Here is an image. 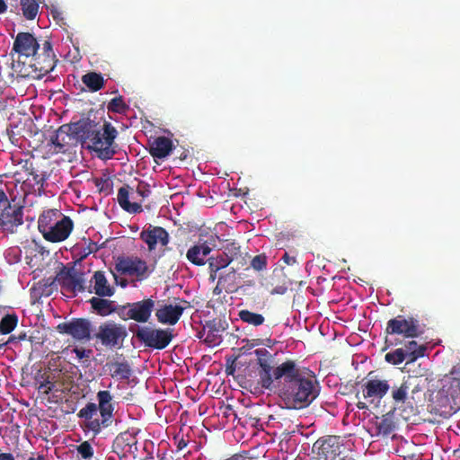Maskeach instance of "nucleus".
<instances>
[{
	"mask_svg": "<svg viewBox=\"0 0 460 460\" xmlns=\"http://www.w3.org/2000/svg\"><path fill=\"white\" fill-rule=\"evenodd\" d=\"M279 396L288 409H303L319 395L320 386L314 376H306L297 365L288 360L274 368Z\"/></svg>",
	"mask_w": 460,
	"mask_h": 460,
	"instance_id": "f257e3e1",
	"label": "nucleus"
},
{
	"mask_svg": "<svg viewBox=\"0 0 460 460\" xmlns=\"http://www.w3.org/2000/svg\"><path fill=\"white\" fill-rule=\"evenodd\" d=\"M96 399L98 403L88 402L78 412V416L85 420V427L94 436H97L103 429L111 425L115 409L112 402L113 396L110 391H99L96 394Z\"/></svg>",
	"mask_w": 460,
	"mask_h": 460,
	"instance_id": "f03ea898",
	"label": "nucleus"
},
{
	"mask_svg": "<svg viewBox=\"0 0 460 460\" xmlns=\"http://www.w3.org/2000/svg\"><path fill=\"white\" fill-rule=\"evenodd\" d=\"M38 227L43 237L49 242L65 241L71 234L74 224L58 209L45 211L39 218Z\"/></svg>",
	"mask_w": 460,
	"mask_h": 460,
	"instance_id": "7ed1b4c3",
	"label": "nucleus"
},
{
	"mask_svg": "<svg viewBox=\"0 0 460 460\" xmlns=\"http://www.w3.org/2000/svg\"><path fill=\"white\" fill-rule=\"evenodd\" d=\"M117 136V129L111 123L105 122L102 130L94 128L93 136L86 143V147L102 160L111 159L117 153V146L114 144Z\"/></svg>",
	"mask_w": 460,
	"mask_h": 460,
	"instance_id": "20e7f679",
	"label": "nucleus"
},
{
	"mask_svg": "<svg viewBox=\"0 0 460 460\" xmlns=\"http://www.w3.org/2000/svg\"><path fill=\"white\" fill-rule=\"evenodd\" d=\"M155 303L151 298L128 303L118 307V315L122 320H134L137 323H147L155 309Z\"/></svg>",
	"mask_w": 460,
	"mask_h": 460,
	"instance_id": "39448f33",
	"label": "nucleus"
},
{
	"mask_svg": "<svg viewBox=\"0 0 460 460\" xmlns=\"http://www.w3.org/2000/svg\"><path fill=\"white\" fill-rule=\"evenodd\" d=\"M136 336L146 347L163 349L170 344L173 334L171 329H154L148 326H138Z\"/></svg>",
	"mask_w": 460,
	"mask_h": 460,
	"instance_id": "423d86ee",
	"label": "nucleus"
},
{
	"mask_svg": "<svg viewBox=\"0 0 460 460\" xmlns=\"http://www.w3.org/2000/svg\"><path fill=\"white\" fill-rule=\"evenodd\" d=\"M115 269L122 275L135 278L142 281L151 273L146 262L137 256H126L118 258Z\"/></svg>",
	"mask_w": 460,
	"mask_h": 460,
	"instance_id": "0eeeda50",
	"label": "nucleus"
},
{
	"mask_svg": "<svg viewBox=\"0 0 460 460\" xmlns=\"http://www.w3.org/2000/svg\"><path fill=\"white\" fill-rule=\"evenodd\" d=\"M416 378L414 376H404L401 383L391 385V396L394 403V411L403 412L413 411V405L409 396V391Z\"/></svg>",
	"mask_w": 460,
	"mask_h": 460,
	"instance_id": "6e6552de",
	"label": "nucleus"
},
{
	"mask_svg": "<svg viewBox=\"0 0 460 460\" xmlns=\"http://www.w3.org/2000/svg\"><path fill=\"white\" fill-rule=\"evenodd\" d=\"M127 334V329L124 325L108 321L99 326L95 337L103 346L116 347L123 341Z\"/></svg>",
	"mask_w": 460,
	"mask_h": 460,
	"instance_id": "1a4fd4ad",
	"label": "nucleus"
},
{
	"mask_svg": "<svg viewBox=\"0 0 460 460\" xmlns=\"http://www.w3.org/2000/svg\"><path fill=\"white\" fill-rule=\"evenodd\" d=\"M386 332L402 335L405 338H414L420 334L421 331L417 320L399 315L388 321Z\"/></svg>",
	"mask_w": 460,
	"mask_h": 460,
	"instance_id": "9d476101",
	"label": "nucleus"
},
{
	"mask_svg": "<svg viewBox=\"0 0 460 460\" xmlns=\"http://www.w3.org/2000/svg\"><path fill=\"white\" fill-rule=\"evenodd\" d=\"M59 332L70 335L76 341H89L91 339L92 323L85 318H75L69 322L58 325Z\"/></svg>",
	"mask_w": 460,
	"mask_h": 460,
	"instance_id": "9b49d317",
	"label": "nucleus"
},
{
	"mask_svg": "<svg viewBox=\"0 0 460 460\" xmlns=\"http://www.w3.org/2000/svg\"><path fill=\"white\" fill-rule=\"evenodd\" d=\"M64 129L68 131V135L73 140L86 145L90 137L93 136L96 125L90 119H80L70 124H64Z\"/></svg>",
	"mask_w": 460,
	"mask_h": 460,
	"instance_id": "f8f14e48",
	"label": "nucleus"
},
{
	"mask_svg": "<svg viewBox=\"0 0 460 460\" xmlns=\"http://www.w3.org/2000/svg\"><path fill=\"white\" fill-rule=\"evenodd\" d=\"M140 238L147 245L149 252L155 250L158 245L165 246L169 243V234L160 226H149L141 232Z\"/></svg>",
	"mask_w": 460,
	"mask_h": 460,
	"instance_id": "ddd939ff",
	"label": "nucleus"
},
{
	"mask_svg": "<svg viewBox=\"0 0 460 460\" xmlns=\"http://www.w3.org/2000/svg\"><path fill=\"white\" fill-rule=\"evenodd\" d=\"M40 45L34 36L29 32H19L14 40L13 51L26 58L33 57Z\"/></svg>",
	"mask_w": 460,
	"mask_h": 460,
	"instance_id": "4468645a",
	"label": "nucleus"
},
{
	"mask_svg": "<svg viewBox=\"0 0 460 460\" xmlns=\"http://www.w3.org/2000/svg\"><path fill=\"white\" fill-rule=\"evenodd\" d=\"M58 281L62 292L67 296H74L84 289L83 278L70 271L59 274Z\"/></svg>",
	"mask_w": 460,
	"mask_h": 460,
	"instance_id": "2eb2a0df",
	"label": "nucleus"
},
{
	"mask_svg": "<svg viewBox=\"0 0 460 460\" xmlns=\"http://www.w3.org/2000/svg\"><path fill=\"white\" fill-rule=\"evenodd\" d=\"M211 245V242L199 240L189 248L186 258L196 266H203L208 261V256L212 251Z\"/></svg>",
	"mask_w": 460,
	"mask_h": 460,
	"instance_id": "dca6fc26",
	"label": "nucleus"
},
{
	"mask_svg": "<svg viewBox=\"0 0 460 460\" xmlns=\"http://www.w3.org/2000/svg\"><path fill=\"white\" fill-rule=\"evenodd\" d=\"M391 388V384L387 380L382 379H369L363 385L364 398H371L381 400L388 393Z\"/></svg>",
	"mask_w": 460,
	"mask_h": 460,
	"instance_id": "f3484780",
	"label": "nucleus"
},
{
	"mask_svg": "<svg viewBox=\"0 0 460 460\" xmlns=\"http://www.w3.org/2000/svg\"><path fill=\"white\" fill-rule=\"evenodd\" d=\"M395 429V423L392 413H386L382 417H375L369 427L372 437L387 436Z\"/></svg>",
	"mask_w": 460,
	"mask_h": 460,
	"instance_id": "a211bd4d",
	"label": "nucleus"
},
{
	"mask_svg": "<svg viewBox=\"0 0 460 460\" xmlns=\"http://www.w3.org/2000/svg\"><path fill=\"white\" fill-rule=\"evenodd\" d=\"M184 312V307L180 305H165L157 309L155 315L159 323L174 325Z\"/></svg>",
	"mask_w": 460,
	"mask_h": 460,
	"instance_id": "6ab92c4d",
	"label": "nucleus"
},
{
	"mask_svg": "<svg viewBox=\"0 0 460 460\" xmlns=\"http://www.w3.org/2000/svg\"><path fill=\"white\" fill-rule=\"evenodd\" d=\"M91 292L101 297H111L114 295V288L111 287L102 271H95L91 279Z\"/></svg>",
	"mask_w": 460,
	"mask_h": 460,
	"instance_id": "aec40b11",
	"label": "nucleus"
},
{
	"mask_svg": "<svg viewBox=\"0 0 460 460\" xmlns=\"http://www.w3.org/2000/svg\"><path fill=\"white\" fill-rule=\"evenodd\" d=\"M173 145L170 138L159 137L154 140L150 147V153L155 159H164L172 151Z\"/></svg>",
	"mask_w": 460,
	"mask_h": 460,
	"instance_id": "412c9836",
	"label": "nucleus"
},
{
	"mask_svg": "<svg viewBox=\"0 0 460 460\" xmlns=\"http://www.w3.org/2000/svg\"><path fill=\"white\" fill-rule=\"evenodd\" d=\"M93 310L101 316H108L114 312L118 313L115 302L101 296H93L89 300Z\"/></svg>",
	"mask_w": 460,
	"mask_h": 460,
	"instance_id": "4be33fe9",
	"label": "nucleus"
},
{
	"mask_svg": "<svg viewBox=\"0 0 460 460\" xmlns=\"http://www.w3.org/2000/svg\"><path fill=\"white\" fill-rule=\"evenodd\" d=\"M70 140L73 139L70 135H68V131L64 129L63 125L60 126L50 139L51 144L54 146V152L65 153L67 146L70 145Z\"/></svg>",
	"mask_w": 460,
	"mask_h": 460,
	"instance_id": "5701e85b",
	"label": "nucleus"
},
{
	"mask_svg": "<svg viewBox=\"0 0 460 460\" xmlns=\"http://www.w3.org/2000/svg\"><path fill=\"white\" fill-rule=\"evenodd\" d=\"M118 202L119 206L126 211L129 213H138L142 210V207L139 203L134 201H129V191L128 187L124 186L119 189L118 196H117Z\"/></svg>",
	"mask_w": 460,
	"mask_h": 460,
	"instance_id": "b1692460",
	"label": "nucleus"
},
{
	"mask_svg": "<svg viewBox=\"0 0 460 460\" xmlns=\"http://www.w3.org/2000/svg\"><path fill=\"white\" fill-rule=\"evenodd\" d=\"M402 349L407 358L406 365L414 362L419 358L424 357L426 351V346L419 344L415 341L407 342Z\"/></svg>",
	"mask_w": 460,
	"mask_h": 460,
	"instance_id": "393cba45",
	"label": "nucleus"
},
{
	"mask_svg": "<svg viewBox=\"0 0 460 460\" xmlns=\"http://www.w3.org/2000/svg\"><path fill=\"white\" fill-rule=\"evenodd\" d=\"M111 376L119 380H127L132 375L130 365L123 361H116L110 365Z\"/></svg>",
	"mask_w": 460,
	"mask_h": 460,
	"instance_id": "a878e982",
	"label": "nucleus"
},
{
	"mask_svg": "<svg viewBox=\"0 0 460 460\" xmlns=\"http://www.w3.org/2000/svg\"><path fill=\"white\" fill-rule=\"evenodd\" d=\"M238 316L242 322L255 327L262 325L265 322L262 314L246 309L240 310Z\"/></svg>",
	"mask_w": 460,
	"mask_h": 460,
	"instance_id": "bb28decb",
	"label": "nucleus"
},
{
	"mask_svg": "<svg viewBox=\"0 0 460 460\" xmlns=\"http://www.w3.org/2000/svg\"><path fill=\"white\" fill-rule=\"evenodd\" d=\"M204 332L206 334L205 341L211 347L219 345L222 341V336L220 330L215 327L214 323H207L204 326Z\"/></svg>",
	"mask_w": 460,
	"mask_h": 460,
	"instance_id": "cd10ccee",
	"label": "nucleus"
},
{
	"mask_svg": "<svg viewBox=\"0 0 460 460\" xmlns=\"http://www.w3.org/2000/svg\"><path fill=\"white\" fill-rule=\"evenodd\" d=\"M82 81L92 92L99 91L103 86V78L94 72L84 75Z\"/></svg>",
	"mask_w": 460,
	"mask_h": 460,
	"instance_id": "c85d7f7f",
	"label": "nucleus"
},
{
	"mask_svg": "<svg viewBox=\"0 0 460 460\" xmlns=\"http://www.w3.org/2000/svg\"><path fill=\"white\" fill-rule=\"evenodd\" d=\"M274 369L272 367L259 370V383L261 387L271 391L274 386Z\"/></svg>",
	"mask_w": 460,
	"mask_h": 460,
	"instance_id": "c756f323",
	"label": "nucleus"
},
{
	"mask_svg": "<svg viewBox=\"0 0 460 460\" xmlns=\"http://www.w3.org/2000/svg\"><path fill=\"white\" fill-rule=\"evenodd\" d=\"M231 261V255H226L224 253L216 257L208 258L209 269L215 273H217L221 269L227 267Z\"/></svg>",
	"mask_w": 460,
	"mask_h": 460,
	"instance_id": "7c9ffc66",
	"label": "nucleus"
},
{
	"mask_svg": "<svg viewBox=\"0 0 460 460\" xmlns=\"http://www.w3.org/2000/svg\"><path fill=\"white\" fill-rule=\"evenodd\" d=\"M18 323V316L15 314H7L0 321V333L12 332Z\"/></svg>",
	"mask_w": 460,
	"mask_h": 460,
	"instance_id": "2f4dec72",
	"label": "nucleus"
},
{
	"mask_svg": "<svg viewBox=\"0 0 460 460\" xmlns=\"http://www.w3.org/2000/svg\"><path fill=\"white\" fill-rule=\"evenodd\" d=\"M23 15L28 20H32L36 17L39 12V4L36 0H20Z\"/></svg>",
	"mask_w": 460,
	"mask_h": 460,
	"instance_id": "473e14b6",
	"label": "nucleus"
},
{
	"mask_svg": "<svg viewBox=\"0 0 460 460\" xmlns=\"http://www.w3.org/2000/svg\"><path fill=\"white\" fill-rule=\"evenodd\" d=\"M385 358L386 362L393 364V365L401 364L404 360L407 361V358H406L402 348L396 349L393 351L386 353L385 356Z\"/></svg>",
	"mask_w": 460,
	"mask_h": 460,
	"instance_id": "72a5a7b5",
	"label": "nucleus"
},
{
	"mask_svg": "<svg viewBox=\"0 0 460 460\" xmlns=\"http://www.w3.org/2000/svg\"><path fill=\"white\" fill-rule=\"evenodd\" d=\"M254 354L257 357L258 365L260 366V369L271 367L270 363V358L271 356L268 349H266L264 348L257 349L254 350Z\"/></svg>",
	"mask_w": 460,
	"mask_h": 460,
	"instance_id": "f704fd0d",
	"label": "nucleus"
},
{
	"mask_svg": "<svg viewBox=\"0 0 460 460\" xmlns=\"http://www.w3.org/2000/svg\"><path fill=\"white\" fill-rule=\"evenodd\" d=\"M151 194V189L149 184L139 181L137 184L136 190L131 193V198L133 199H137V197H140L142 199L147 198Z\"/></svg>",
	"mask_w": 460,
	"mask_h": 460,
	"instance_id": "c9c22d12",
	"label": "nucleus"
},
{
	"mask_svg": "<svg viewBox=\"0 0 460 460\" xmlns=\"http://www.w3.org/2000/svg\"><path fill=\"white\" fill-rule=\"evenodd\" d=\"M128 106L121 96L113 98L108 104V110L112 112H124Z\"/></svg>",
	"mask_w": 460,
	"mask_h": 460,
	"instance_id": "e433bc0d",
	"label": "nucleus"
},
{
	"mask_svg": "<svg viewBox=\"0 0 460 460\" xmlns=\"http://www.w3.org/2000/svg\"><path fill=\"white\" fill-rule=\"evenodd\" d=\"M76 451L84 459H91L94 454L93 447L88 441H84L78 445Z\"/></svg>",
	"mask_w": 460,
	"mask_h": 460,
	"instance_id": "4c0bfd02",
	"label": "nucleus"
},
{
	"mask_svg": "<svg viewBox=\"0 0 460 460\" xmlns=\"http://www.w3.org/2000/svg\"><path fill=\"white\" fill-rule=\"evenodd\" d=\"M9 208H12L10 204L0 212V228L3 230H10V220L13 214L9 213Z\"/></svg>",
	"mask_w": 460,
	"mask_h": 460,
	"instance_id": "58836bf2",
	"label": "nucleus"
},
{
	"mask_svg": "<svg viewBox=\"0 0 460 460\" xmlns=\"http://www.w3.org/2000/svg\"><path fill=\"white\" fill-rule=\"evenodd\" d=\"M9 213L13 214V216L11 217V222H10V230L13 227V226H21L23 221H22V212L20 208H9Z\"/></svg>",
	"mask_w": 460,
	"mask_h": 460,
	"instance_id": "ea45409f",
	"label": "nucleus"
},
{
	"mask_svg": "<svg viewBox=\"0 0 460 460\" xmlns=\"http://www.w3.org/2000/svg\"><path fill=\"white\" fill-rule=\"evenodd\" d=\"M267 256L265 254H259L252 258L251 267L255 270H262L267 267Z\"/></svg>",
	"mask_w": 460,
	"mask_h": 460,
	"instance_id": "a19ab883",
	"label": "nucleus"
},
{
	"mask_svg": "<svg viewBox=\"0 0 460 460\" xmlns=\"http://www.w3.org/2000/svg\"><path fill=\"white\" fill-rule=\"evenodd\" d=\"M41 377L43 380L40 383L38 390L45 394H49L54 390L55 384L49 380V376L46 378L44 376Z\"/></svg>",
	"mask_w": 460,
	"mask_h": 460,
	"instance_id": "79ce46f5",
	"label": "nucleus"
},
{
	"mask_svg": "<svg viewBox=\"0 0 460 460\" xmlns=\"http://www.w3.org/2000/svg\"><path fill=\"white\" fill-rule=\"evenodd\" d=\"M239 247L234 243L226 244L223 252V253L226 255H231V261H233L234 257L239 254Z\"/></svg>",
	"mask_w": 460,
	"mask_h": 460,
	"instance_id": "37998d69",
	"label": "nucleus"
},
{
	"mask_svg": "<svg viewBox=\"0 0 460 460\" xmlns=\"http://www.w3.org/2000/svg\"><path fill=\"white\" fill-rule=\"evenodd\" d=\"M49 13L57 22H59L63 20L62 12L56 5H51L49 7Z\"/></svg>",
	"mask_w": 460,
	"mask_h": 460,
	"instance_id": "c03bdc74",
	"label": "nucleus"
},
{
	"mask_svg": "<svg viewBox=\"0 0 460 460\" xmlns=\"http://www.w3.org/2000/svg\"><path fill=\"white\" fill-rule=\"evenodd\" d=\"M73 353L75 354V356L78 359H83L84 358H89L92 353V350L83 349V348H75L73 349Z\"/></svg>",
	"mask_w": 460,
	"mask_h": 460,
	"instance_id": "a18cd8bd",
	"label": "nucleus"
},
{
	"mask_svg": "<svg viewBox=\"0 0 460 460\" xmlns=\"http://www.w3.org/2000/svg\"><path fill=\"white\" fill-rule=\"evenodd\" d=\"M235 278V271L234 270H232L228 274H226V276H222L220 275L218 277V282L217 284L218 285H225V283L227 281V279L233 281Z\"/></svg>",
	"mask_w": 460,
	"mask_h": 460,
	"instance_id": "49530a36",
	"label": "nucleus"
},
{
	"mask_svg": "<svg viewBox=\"0 0 460 460\" xmlns=\"http://www.w3.org/2000/svg\"><path fill=\"white\" fill-rule=\"evenodd\" d=\"M9 205V200L5 193L0 190V212Z\"/></svg>",
	"mask_w": 460,
	"mask_h": 460,
	"instance_id": "de8ad7c7",
	"label": "nucleus"
},
{
	"mask_svg": "<svg viewBox=\"0 0 460 460\" xmlns=\"http://www.w3.org/2000/svg\"><path fill=\"white\" fill-rule=\"evenodd\" d=\"M281 260L287 264V265H294L296 262V259L295 256H290L288 252H285L282 256Z\"/></svg>",
	"mask_w": 460,
	"mask_h": 460,
	"instance_id": "09e8293b",
	"label": "nucleus"
},
{
	"mask_svg": "<svg viewBox=\"0 0 460 460\" xmlns=\"http://www.w3.org/2000/svg\"><path fill=\"white\" fill-rule=\"evenodd\" d=\"M43 51L45 52V54L48 57L51 56V54H52V46H51V43L49 41L46 40L43 43Z\"/></svg>",
	"mask_w": 460,
	"mask_h": 460,
	"instance_id": "8fccbe9b",
	"label": "nucleus"
},
{
	"mask_svg": "<svg viewBox=\"0 0 460 460\" xmlns=\"http://www.w3.org/2000/svg\"><path fill=\"white\" fill-rule=\"evenodd\" d=\"M0 460H15L11 453H0Z\"/></svg>",
	"mask_w": 460,
	"mask_h": 460,
	"instance_id": "3c124183",
	"label": "nucleus"
},
{
	"mask_svg": "<svg viewBox=\"0 0 460 460\" xmlns=\"http://www.w3.org/2000/svg\"><path fill=\"white\" fill-rule=\"evenodd\" d=\"M287 291V288L284 287H277L271 292L272 294H284Z\"/></svg>",
	"mask_w": 460,
	"mask_h": 460,
	"instance_id": "603ef678",
	"label": "nucleus"
},
{
	"mask_svg": "<svg viewBox=\"0 0 460 460\" xmlns=\"http://www.w3.org/2000/svg\"><path fill=\"white\" fill-rule=\"evenodd\" d=\"M7 6L4 0H0V13H3L5 12Z\"/></svg>",
	"mask_w": 460,
	"mask_h": 460,
	"instance_id": "864d4df0",
	"label": "nucleus"
},
{
	"mask_svg": "<svg viewBox=\"0 0 460 460\" xmlns=\"http://www.w3.org/2000/svg\"><path fill=\"white\" fill-rule=\"evenodd\" d=\"M28 460H45V456L39 455L37 457H30Z\"/></svg>",
	"mask_w": 460,
	"mask_h": 460,
	"instance_id": "5fc2aeb1",
	"label": "nucleus"
},
{
	"mask_svg": "<svg viewBox=\"0 0 460 460\" xmlns=\"http://www.w3.org/2000/svg\"><path fill=\"white\" fill-rule=\"evenodd\" d=\"M13 340V337H10L8 341L0 343V349H3L7 343L12 342Z\"/></svg>",
	"mask_w": 460,
	"mask_h": 460,
	"instance_id": "6e6d98bb",
	"label": "nucleus"
},
{
	"mask_svg": "<svg viewBox=\"0 0 460 460\" xmlns=\"http://www.w3.org/2000/svg\"><path fill=\"white\" fill-rule=\"evenodd\" d=\"M186 445H187V444L185 443V441H184V440H181V441H180V443H179V445H178V447H179V449H182L183 447H186Z\"/></svg>",
	"mask_w": 460,
	"mask_h": 460,
	"instance_id": "4d7b16f0",
	"label": "nucleus"
},
{
	"mask_svg": "<svg viewBox=\"0 0 460 460\" xmlns=\"http://www.w3.org/2000/svg\"><path fill=\"white\" fill-rule=\"evenodd\" d=\"M340 460H355V459L352 456H345L342 458H341Z\"/></svg>",
	"mask_w": 460,
	"mask_h": 460,
	"instance_id": "13d9d810",
	"label": "nucleus"
},
{
	"mask_svg": "<svg viewBox=\"0 0 460 460\" xmlns=\"http://www.w3.org/2000/svg\"><path fill=\"white\" fill-rule=\"evenodd\" d=\"M216 277H217V273H215V272L211 271L210 278H211L212 279H216Z\"/></svg>",
	"mask_w": 460,
	"mask_h": 460,
	"instance_id": "bf43d9fd",
	"label": "nucleus"
},
{
	"mask_svg": "<svg viewBox=\"0 0 460 460\" xmlns=\"http://www.w3.org/2000/svg\"><path fill=\"white\" fill-rule=\"evenodd\" d=\"M358 408H359V409H364V408H365V404H364V403H362V402H359V403H358Z\"/></svg>",
	"mask_w": 460,
	"mask_h": 460,
	"instance_id": "052dcab7",
	"label": "nucleus"
}]
</instances>
